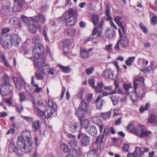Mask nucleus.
<instances>
[{
  "label": "nucleus",
  "mask_w": 157,
  "mask_h": 157,
  "mask_svg": "<svg viewBox=\"0 0 157 157\" xmlns=\"http://www.w3.org/2000/svg\"><path fill=\"white\" fill-rule=\"evenodd\" d=\"M79 107H80L82 111L85 112H89L90 110V108L88 104L86 102L85 100H82L79 105Z\"/></svg>",
  "instance_id": "nucleus-20"
},
{
  "label": "nucleus",
  "mask_w": 157,
  "mask_h": 157,
  "mask_svg": "<svg viewBox=\"0 0 157 157\" xmlns=\"http://www.w3.org/2000/svg\"><path fill=\"white\" fill-rule=\"evenodd\" d=\"M3 83L0 86V93L3 96L9 95L13 92V86L10 83L8 77L7 75L3 76Z\"/></svg>",
  "instance_id": "nucleus-4"
},
{
  "label": "nucleus",
  "mask_w": 157,
  "mask_h": 157,
  "mask_svg": "<svg viewBox=\"0 0 157 157\" xmlns=\"http://www.w3.org/2000/svg\"><path fill=\"white\" fill-rule=\"evenodd\" d=\"M10 36H7L6 37L1 39L0 43L4 48L7 49L11 46L10 45Z\"/></svg>",
  "instance_id": "nucleus-11"
},
{
  "label": "nucleus",
  "mask_w": 157,
  "mask_h": 157,
  "mask_svg": "<svg viewBox=\"0 0 157 157\" xmlns=\"http://www.w3.org/2000/svg\"><path fill=\"white\" fill-rule=\"evenodd\" d=\"M96 107L99 110H101L102 108L103 104L104 103V101L102 100L101 102H96Z\"/></svg>",
  "instance_id": "nucleus-49"
},
{
  "label": "nucleus",
  "mask_w": 157,
  "mask_h": 157,
  "mask_svg": "<svg viewBox=\"0 0 157 157\" xmlns=\"http://www.w3.org/2000/svg\"><path fill=\"white\" fill-rule=\"evenodd\" d=\"M61 148L65 152H67L70 150L68 147L65 144H62L61 145Z\"/></svg>",
  "instance_id": "nucleus-45"
},
{
  "label": "nucleus",
  "mask_w": 157,
  "mask_h": 157,
  "mask_svg": "<svg viewBox=\"0 0 157 157\" xmlns=\"http://www.w3.org/2000/svg\"><path fill=\"white\" fill-rule=\"evenodd\" d=\"M136 59L135 56L129 57L125 61V64L127 66H131L133 62L135 61Z\"/></svg>",
  "instance_id": "nucleus-38"
},
{
  "label": "nucleus",
  "mask_w": 157,
  "mask_h": 157,
  "mask_svg": "<svg viewBox=\"0 0 157 157\" xmlns=\"http://www.w3.org/2000/svg\"><path fill=\"white\" fill-rule=\"evenodd\" d=\"M44 51V48L42 44H35L33 48L32 55L31 58L34 61L35 65L40 67L42 66L44 64V61L41 58H39L40 56L42 54Z\"/></svg>",
  "instance_id": "nucleus-1"
},
{
  "label": "nucleus",
  "mask_w": 157,
  "mask_h": 157,
  "mask_svg": "<svg viewBox=\"0 0 157 157\" xmlns=\"http://www.w3.org/2000/svg\"><path fill=\"white\" fill-rule=\"evenodd\" d=\"M29 29L31 33H34L37 31V27L34 24H31L29 25Z\"/></svg>",
  "instance_id": "nucleus-37"
},
{
  "label": "nucleus",
  "mask_w": 157,
  "mask_h": 157,
  "mask_svg": "<svg viewBox=\"0 0 157 157\" xmlns=\"http://www.w3.org/2000/svg\"><path fill=\"white\" fill-rule=\"evenodd\" d=\"M109 129L108 128H105L102 136L98 135L94 143V145L97 146V148L100 150L103 149L104 147V143L103 140L105 137H106V135L109 132Z\"/></svg>",
  "instance_id": "nucleus-6"
},
{
  "label": "nucleus",
  "mask_w": 157,
  "mask_h": 157,
  "mask_svg": "<svg viewBox=\"0 0 157 157\" xmlns=\"http://www.w3.org/2000/svg\"><path fill=\"white\" fill-rule=\"evenodd\" d=\"M22 20L23 22L26 24L29 23V18L28 17L24 16H22Z\"/></svg>",
  "instance_id": "nucleus-60"
},
{
  "label": "nucleus",
  "mask_w": 157,
  "mask_h": 157,
  "mask_svg": "<svg viewBox=\"0 0 157 157\" xmlns=\"http://www.w3.org/2000/svg\"><path fill=\"white\" fill-rule=\"evenodd\" d=\"M103 84L102 83H98L97 86L94 88L97 92H101L103 90Z\"/></svg>",
  "instance_id": "nucleus-41"
},
{
  "label": "nucleus",
  "mask_w": 157,
  "mask_h": 157,
  "mask_svg": "<svg viewBox=\"0 0 157 157\" xmlns=\"http://www.w3.org/2000/svg\"><path fill=\"white\" fill-rule=\"evenodd\" d=\"M100 116L103 119L108 120L111 117V113L108 112L105 113H101L100 114Z\"/></svg>",
  "instance_id": "nucleus-36"
},
{
  "label": "nucleus",
  "mask_w": 157,
  "mask_h": 157,
  "mask_svg": "<svg viewBox=\"0 0 157 157\" xmlns=\"http://www.w3.org/2000/svg\"><path fill=\"white\" fill-rule=\"evenodd\" d=\"M46 69H37L35 73L36 78L38 80H42L44 78L43 76L44 75H47L45 73Z\"/></svg>",
  "instance_id": "nucleus-12"
},
{
  "label": "nucleus",
  "mask_w": 157,
  "mask_h": 157,
  "mask_svg": "<svg viewBox=\"0 0 157 157\" xmlns=\"http://www.w3.org/2000/svg\"><path fill=\"white\" fill-rule=\"evenodd\" d=\"M9 23L12 26L18 25L19 27H21L22 26L19 18L16 17L10 18L9 20Z\"/></svg>",
  "instance_id": "nucleus-17"
},
{
  "label": "nucleus",
  "mask_w": 157,
  "mask_h": 157,
  "mask_svg": "<svg viewBox=\"0 0 157 157\" xmlns=\"http://www.w3.org/2000/svg\"><path fill=\"white\" fill-rule=\"evenodd\" d=\"M92 22L94 25H97L99 22V17L96 14L92 15Z\"/></svg>",
  "instance_id": "nucleus-35"
},
{
  "label": "nucleus",
  "mask_w": 157,
  "mask_h": 157,
  "mask_svg": "<svg viewBox=\"0 0 157 157\" xmlns=\"http://www.w3.org/2000/svg\"><path fill=\"white\" fill-rule=\"evenodd\" d=\"M21 7L17 4L15 3L13 7V9L15 12H19L21 10Z\"/></svg>",
  "instance_id": "nucleus-47"
},
{
  "label": "nucleus",
  "mask_w": 157,
  "mask_h": 157,
  "mask_svg": "<svg viewBox=\"0 0 157 157\" xmlns=\"http://www.w3.org/2000/svg\"><path fill=\"white\" fill-rule=\"evenodd\" d=\"M62 43L64 50L66 51L68 50L69 47L71 44V40L69 39H65L63 40Z\"/></svg>",
  "instance_id": "nucleus-25"
},
{
  "label": "nucleus",
  "mask_w": 157,
  "mask_h": 157,
  "mask_svg": "<svg viewBox=\"0 0 157 157\" xmlns=\"http://www.w3.org/2000/svg\"><path fill=\"white\" fill-rule=\"evenodd\" d=\"M20 138L21 139V141L23 142H31V135L30 132L28 131H24L21 136H19L18 137L17 141L20 140Z\"/></svg>",
  "instance_id": "nucleus-9"
},
{
  "label": "nucleus",
  "mask_w": 157,
  "mask_h": 157,
  "mask_svg": "<svg viewBox=\"0 0 157 157\" xmlns=\"http://www.w3.org/2000/svg\"><path fill=\"white\" fill-rule=\"evenodd\" d=\"M144 155L143 151H142L141 149L139 147H136L135 149V152L133 153V155L134 157H140Z\"/></svg>",
  "instance_id": "nucleus-26"
},
{
  "label": "nucleus",
  "mask_w": 157,
  "mask_h": 157,
  "mask_svg": "<svg viewBox=\"0 0 157 157\" xmlns=\"http://www.w3.org/2000/svg\"><path fill=\"white\" fill-rule=\"evenodd\" d=\"M157 17L155 16H154L151 19V21L153 25H155L157 23Z\"/></svg>",
  "instance_id": "nucleus-55"
},
{
  "label": "nucleus",
  "mask_w": 157,
  "mask_h": 157,
  "mask_svg": "<svg viewBox=\"0 0 157 157\" xmlns=\"http://www.w3.org/2000/svg\"><path fill=\"white\" fill-rule=\"evenodd\" d=\"M0 61L5 65L7 66H9V64L7 61L3 54L2 52L0 53Z\"/></svg>",
  "instance_id": "nucleus-40"
},
{
  "label": "nucleus",
  "mask_w": 157,
  "mask_h": 157,
  "mask_svg": "<svg viewBox=\"0 0 157 157\" xmlns=\"http://www.w3.org/2000/svg\"><path fill=\"white\" fill-rule=\"evenodd\" d=\"M92 121L94 123L97 125L99 128L100 132H102L104 125L102 123L101 119L99 117L96 116L93 118Z\"/></svg>",
  "instance_id": "nucleus-13"
},
{
  "label": "nucleus",
  "mask_w": 157,
  "mask_h": 157,
  "mask_svg": "<svg viewBox=\"0 0 157 157\" xmlns=\"http://www.w3.org/2000/svg\"><path fill=\"white\" fill-rule=\"evenodd\" d=\"M89 124V122L87 119H85L81 121V125L84 128H86L88 126Z\"/></svg>",
  "instance_id": "nucleus-42"
},
{
  "label": "nucleus",
  "mask_w": 157,
  "mask_h": 157,
  "mask_svg": "<svg viewBox=\"0 0 157 157\" xmlns=\"http://www.w3.org/2000/svg\"><path fill=\"white\" fill-rule=\"evenodd\" d=\"M84 93V90H80L78 94V98L80 99H82L83 98V94Z\"/></svg>",
  "instance_id": "nucleus-57"
},
{
  "label": "nucleus",
  "mask_w": 157,
  "mask_h": 157,
  "mask_svg": "<svg viewBox=\"0 0 157 157\" xmlns=\"http://www.w3.org/2000/svg\"><path fill=\"white\" fill-rule=\"evenodd\" d=\"M24 118L25 119L26 121H28L29 122H32L34 121V119L33 118L30 117H27V116H24Z\"/></svg>",
  "instance_id": "nucleus-64"
},
{
  "label": "nucleus",
  "mask_w": 157,
  "mask_h": 157,
  "mask_svg": "<svg viewBox=\"0 0 157 157\" xmlns=\"http://www.w3.org/2000/svg\"><path fill=\"white\" fill-rule=\"evenodd\" d=\"M120 39L118 40V43L122 47L125 48L127 47L129 43V41L127 37L124 36L120 37Z\"/></svg>",
  "instance_id": "nucleus-14"
},
{
  "label": "nucleus",
  "mask_w": 157,
  "mask_h": 157,
  "mask_svg": "<svg viewBox=\"0 0 157 157\" xmlns=\"http://www.w3.org/2000/svg\"><path fill=\"white\" fill-rule=\"evenodd\" d=\"M140 98L143 97L144 95V90L142 87H139L137 90H135Z\"/></svg>",
  "instance_id": "nucleus-32"
},
{
  "label": "nucleus",
  "mask_w": 157,
  "mask_h": 157,
  "mask_svg": "<svg viewBox=\"0 0 157 157\" xmlns=\"http://www.w3.org/2000/svg\"><path fill=\"white\" fill-rule=\"evenodd\" d=\"M81 136L82 137L81 143L82 145L86 146L88 145L90 143V137L85 133L80 132L78 136V138L79 139Z\"/></svg>",
  "instance_id": "nucleus-10"
},
{
  "label": "nucleus",
  "mask_w": 157,
  "mask_h": 157,
  "mask_svg": "<svg viewBox=\"0 0 157 157\" xmlns=\"http://www.w3.org/2000/svg\"><path fill=\"white\" fill-rule=\"evenodd\" d=\"M150 105L149 103L146 102L144 106L143 105L141 106L139 109V111L141 113H144L145 110H148Z\"/></svg>",
  "instance_id": "nucleus-34"
},
{
  "label": "nucleus",
  "mask_w": 157,
  "mask_h": 157,
  "mask_svg": "<svg viewBox=\"0 0 157 157\" xmlns=\"http://www.w3.org/2000/svg\"><path fill=\"white\" fill-rule=\"evenodd\" d=\"M68 136L69 138H71V139L69 141V143L70 146L74 147H77L78 143L76 139L75 136L71 134H68Z\"/></svg>",
  "instance_id": "nucleus-15"
},
{
  "label": "nucleus",
  "mask_w": 157,
  "mask_h": 157,
  "mask_svg": "<svg viewBox=\"0 0 157 157\" xmlns=\"http://www.w3.org/2000/svg\"><path fill=\"white\" fill-rule=\"evenodd\" d=\"M123 88L125 90H128L129 88H132V85L131 84H124Z\"/></svg>",
  "instance_id": "nucleus-56"
},
{
  "label": "nucleus",
  "mask_w": 157,
  "mask_h": 157,
  "mask_svg": "<svg viewBox=\"0 0 157 157\" xmlns=\"http://www.w3.org/2000/svg\"><path fill=\"white\" fill-rule=\"evenodd\" d=\"M76 30L73 28L67 29L65 32V33L68 36H73L75 35Z\"/></svg>",
  "instance_id": "nucleus-30"
},
{
  "label": "nucleus",
  "mask_w": 157,
  "mask_h": 157,
  "mask_svg": "<svg viewBox=\"0 0 157 157\" xmlns=\"http://www.w3.org/2000/svg\"><path fill=\"white\" fill-rule=\"evenodd\" d=\"M109 98L111 100L113 105H116L118 102L117 98L116 97L112 95L109 96Z\"/></svg>",
  "instance_id": "nucleus-44"
},
{
  "label": "nucleus",
  "mask_w": 157,
  "mask_h": 157,
  "mask_svg": "<svg viewBox=\"0 0 157 157\" xmlns=\"http://www.w3.org/2000/svg\"><path fill=\"white\" fill-rule=\"evenodd\" d=\"M127 129L128 132L132 133L141 137L147 136L151 133L150 131L145 130L144 126L139 125L135 127L132 123L128 125Z\"/></svg>",
  "instance_id": "nucleus-3"
},
{
  "label": "nucleus",
  "mask_w": 157,
  "mask_h": 157,
  "mask_svg": "<svg viewBox=\"0 0 157 157\" xmlns=\"http://www.w3.org/2000/svg\"><path fill=\"white\" fill-rule=\"evenodd\" d=\"M86 131L88 133L93 136H95L97 135V129L95 126H91L89 128H87Z\"/></svg>",
  "instance_id": "nucleus-19"
},
{
  "label": "nucleus",
  "mask_w": 157,
  "mask_h": 157,
  "mask_svg": "<svg viewBox=\"0 0 157 157\" xmlns=\"http://www.w3.org/2000/svg\"><path fill=\"white\" fill-rule=\"evenodd\" d=\"M76 114L77 116L79 118H80L82 117L83 113L82 111L81 110V109L79 108L76 110Z\"/></svg>",
  "instance_id": "nucleus-53"
},
{
  "label": "nucleus",
  "mask_w": 157,
  "mask_h": 157,
  "mask_svg": "<svg viewBox=\"0 0 157 157\" xmlns=\"http://www.w3.org/2000/svg\"><path fill=\"white\" fill-rule=\"evenodd\" d=\"M80 56L81 57L83 58H87L89 57V54L87 51L84 48H80Z\"/></svg>",
  "instance_id": "nucleus-27"
},
{
  "label": "nucleus",
  "mask_w": 157,
  "mask_h": 157,
  "mask_svg": "<svg viewBox=\"0 0 157 157\" xmlns=\"http://www.w3.org/2000/svg\"><path fill=\"white\" fill-rule=\"evenodd\" d=\"M88 82L90 85L93 88H95L94 86V82L93 79H90L88 80Z\"/></svg>",
  "instance_id": "nucleus-54"
},
{
  "label": "nucleus",
  "mask_w": 157,
  "mask_h": 157,
  "mask_svg": "<svg viewBox=\"0 0 157 157\" xmlns=\"http://www.w3.org/2000/svg\"><path fill=\"white\" fill-rule=\"evenodd\" d=\"M72 150L73 151V153H72L71 152H70V154H68L66 156V157H74V155L76 154L77 151L76 149L75 148H72L71 151Z\"/></svg>",
  "instance_id": "nucleus-46"
},
{
  "label": "nucleus",
  "mask_w": 157,
  "mask_h": 157,
  "mask_svg": "<svg viewBox=\"0 0 157 157\" xmlns=\"http://www.w3.org/2000/svg\"><path fill=\"white\" fill-rule=\"evenodd\" d=\"M114 75L111 69H105L104 72V75L107 78H112Z\"/></svg>",
  "instance_id": "nucleus-24"
},
{
  "label": "nucleus",
  "mask_w": 157,
  "mask_h": 157,
  "mask_svg": "<svg viewBox=\"0 0 157 157\" xmlns=\"http://www.w3.org/2000/svg\"><path fill=\"white\" fill-rule=\"evenodd\" d=\"M37 112L38 115L40 116H44L45 112L41 111L38 108L37 109Z\"/></svg>",
  "instance_id": "nucleus-62"
},
{
  "label": "nucleus",
  "mask_w": 157,
  "mask_h": 157,
  "mask_svg": "<svg viewBox=\"0 0 157 157\" xmlns=\"http://www.w3.org/2000/svg\"><path fill=\"white\" fill-rule=\"evenodd\" d=\"M52 101H50L49 100L48 101L45 100H40L38 101V104L40 106H48L50 107V103L51 104V102Z\"/></svg>",
  "instance_id": "nucleus-29"
},
{
  "label": "nucleus",
  "mask_w": 157,
  "mask_h": 157,
  "mask_svg": "<svg viewBox=\"0 0 157 157\" xmlns=\"http://www.w3.org/2000/svg\"><path fill=\"white\" fill-rule=\"evenodd\" d=\"M51 105L45 111L44 116L46 118L51 117L57 108V105L53 101H51Z\"/></svg>",
  "instance_id": "nucleus-7"
},
{
  "label": "nucleus",
  "mask_w": 157,
  "mask_h": 157,
  "mask_svg": "<svg viewBox=\"0 0 157 157\" xmlns=\"http://www.w3.org/2000/svg\"><path fill=\"white\" fill-rule=\"evenodd\" d=\"M39 22L44 24L46 21V19L42 14H40L38 15Z\"/></svg>",
  "instance_id": "nucleus-48"
},
{
  "label": "nucleus",
  "mask_w": 157,
  "mask_h": 157,
  "mask_svg": "<svg viewBox=\"0 0 157 157\" xmlns=\"http://www.w3.org/2000/svg\"><path fill=\"white\" fill-rule=\"evenodd\" d=\"M31 84L35 87H37L39 86V85L37 84L36 82H34V77L32 76L31 77Z\"/></svg>",
  "instance_id": "nucleus-59"
},
{
  "label": "nucleus",
  "mask_w": 157,
  "mask_h": 157,
  "mask_svg": "<svg viewBox=\"0 0 157 157\" xmlns=\"http://www.w3.org/2000/svg\"><path fill=\"white\" fill-rule=\"evenodd\" d=\"M20 140L17 141L16 146L19 150L24 153H28L30 152L32 148V142H23L20 138Z\"/></svg>",
  "instance_id": "nucleus-5"
},
{
  "label": "nucleus",
  "mask_w": 157,
  "mask_h": 157,
  "mask_svg": "<svg viewBox=\"0 0 157 157\" xmlns=\"http://www.w3.org/2000/svg\"><path fill=\"white\" fill-rule=\"evenodd\" d=\"M42 40L41 36L38 34L35 35L33 38V42L35 44H41Z\"/></svg>",
  "instance_id": "nucleus-21"
},
{
  "label": "nucleus",
  "mask_w": 157,
  "mask_h": 157,
  "mask_svg": "<svg viewBox=\"0 0 157 157\" xmlns=\"http://www.w3.org/2000/svg\"><path fill=\"white\" fill-rule=\"evenodd\" d=\"M141 71L146 76L150 73V69H141Z\"/></svg>",
  "instance_id": "nucleus-63"
},
{
  "label": "nucleus",
  "mask_w": 157,
  "mask_h": 157,
  "mask_svg": "<svg viewBox=\"0 0 157 157\" xmlns=\"http://www.w3.org/2000/svg\"><path fill=\"white\" fill-rule=\"evenodd\" d=\"M17 147H15L13 149V151L15 152L16 156L18 157H21V154L20 152H18V150L19 149L18 148L17 146Z\"/></svg>",
  "instance_id": "nucleus-50"
},
{
  "label": "nucleus",
  "mask_w": 157,
  "mask_h": 157,
  "mask_svg": "<svg viewBox=\"0 0 157 157\" xmlns=\"http://www.w3.org/2000/svg\"><path fill=\"white\" fill-rule=\"evenodd\" d=\"M121 17L120 16H117L115 17L114 18V21L117 23V25L121 27V30L123 32L124 34H125V29L124 27L123 26V23L121 21Z\"/></svg>",
  "instance_id": "nucleus-18"
},
{
  "label": "nucleus",
  "mask_w": 157,
  "mask_h": 157,
  "mask_svg": "<svg viewBox=\"0 0 157 157\" xmlns=\"http://www.w3.org/2000/svg\"><path fill=\"white\" fill-rule=\"evenodd\" d=\"M156 121V116L155 115L152 114L150 115L148 118V122L153 124Z\"/></svg>",
  "instance_id": "nucleus-31"
},
{
  "label": "nucleus",
  "mask_w": 157,
  "mask_h": 157,
  "mask_svg": "<svg viewBox=\"0 0 157 157\" xmlns=\"http://www.w3.org/2000/svg\"><path fill=\"white\" fill-rule=\"evenodd\" d=\"M92 98L93 94H89L86 95V98L85 100H86L88 101H89L92 100Z\"/></svg>",
  "instance_id": "nucleus-61"
},
{
  "label": "nucleus",
  "mask_w": 157,
  "mask_h": 157,
  "mask_svg": "<svg viewBox=\"0 0 157 157\" xmlns=\"http://www.w3.org/2000/svg\"><path fill=\"white\" fill-rule=\"evenodd\" d=\"M20 96V101L21 102L24 101L26 99V96L25 93L23 92H21L19 94Z\"/></svg>",
  "instance_id": "nucleus-51"
},
{
  "label": "nucleus",
  "mask_w": 157,
  "mask_h": 157,
  "mask_svg": "<svg viewBox=\"0 0 157 157\" xmlns=\"http://www.w3.org/2000/svg\"><path fill=\"white\" fill-rule=\"evenodd\" d=\"M23 86L27 92L29 94H31L33 93L32 89L30 85H28L26 83L23 82L22 86Z\"/></svg>",
  "instance_id": "nucleus-33"
},
{
  "label": "nucleus",
  "mask_w": 157,
  "mask_h": 157,
  "mask_svg": "<svg viewBox=\"0 0 157 157\" xmlns=\"http://www.w3.org/2000/svg\"><path fill=\"white\" fill-rule=\"evenodd\" d=\"M78 126V123L71 122L69 125V129L71 132L75 133L77 132Z\"/></svg>",
  "instance_id": "nucleus-22"
},
{
  "label": "nucleus",
  "mask_w": 157,
  "mask_h": 157,
  "mask_svg": "<svg viewBox=\"0 0 157 157\" xmlns=\"http://www.w3.org/2000/svg\"><path fill=\"white\" fill-rule=\"evenodd\" d=\"M97 154L94 152H89L87 155V157H97Z\"/></svg>",
  "instance_id": "nucleus-58"
},
{
  "label": "nucleus",
  "mask_w": 157,
  "mask_h": 157,
  "mask_svg": "<svg viewBox=\"0 0 157 157\" xmlns=\"http://www.w3.org/2000/svg\"><path fill=\"white\" fill-rule=\"evenodd\" d=\"M9 36L10 40V45L11 46L14 45L15 46L18 47L21 43V38L18 35L16 34Z\"/></svg>",
  "instance_id": "nucleus-8"
},
{
  "label": "nucleus",
  "mask_w": 157,
  "mask_h": 157,
  "mask_svg": "<svg viewBox=\"0 0 157 157\" xmlns=\"http://www.w3.org/2000/svg\"><path fill=\"white\" fill-rule=\"evenodd\" d=\"M41 126V123L39 120H37L33 122L31 126L33 131L36 132L38 130H40Z\"/></svg>",
  "instance_id": "nucleus-16"
},
{
  "label": "nucleus",
  "mask_w": 157,
  "mask_h": 157,
  "mask_svg": "<svg viewBox=\"0 0 157 157\" xmlns=\"http://www.w3.org/2000/svg\"><path fill=\"white\" fill-rule=\"evenodd\" d=\"M11 7L9 6H6L3 9V12L5 13L6 14H7L9 13Z\"/></svg>",
  "instance_id": "nucleus-52"
},
{
  "label": "nucleus",
  "mask_w": 157,
  "mask_h": 157,
  "mask_svg": "<svg viewBox=\"0 0 157 157\" xmlns=\"http://www.w3.org/2000/svg\"><path fill=\"white\" fill-rule=\"evenodd\" d=\"M16 109L19 113L22 112L24 110V108L21 104H17L15 105Z\"/></svg>",
  "instance_id": "nucleus-43"
},
{
  "label": "nucleus",
  "mask_w": 157,
  "mask_h": 157,
  "mask_svg": "<svg viewBox=\"0 0 157 157\" xmlns=\"http://www.w3.org/2000/svg\"><path fill=\"white\" fill-rule=\"evenodd\" d=\"M115 30L111 28H108L106 30L105 35L108 38H112L115 36Z\"/></svg>",
  "instance_id": "nucleus-23"
},
{
  "label": "nucleus",
  "mask_w": 157,
  "mask_h": 157,
  "mask_svg": "<svg viewBox=\"0 0 157 157\" xmlns=\"http://www.w3.org/2000/svg\"><path fill=\"white\" fill-rule=\"evenodd\" d=\"M77 11L75 9L70 8L66 11L60 18L61 22L66 21V24L69 26H74L76 23L77 19L75 15Z\"/></svg>",
  "instance_id": "nucleus-2"
},
{
  "label": "nucleus",
  "mask_w": 157,
  "mask_h": 157,
  "mask_svg": "<svg viewBox=\"0 0 157 157\" xmlns=\"http://www.w3.org/2000/svg\"><path fill=\"white\" fill-rule=\"evenodd\" d=\"M129 95L133 103L135 102L138 98H140L135 90L133 92L130 94Z\"/></svg>",
  "instance_id": "nucleus-39"
},
{
  "label": "nucleus",
  "mask_w": 157,
  "mask_h": 157,
  "mask_svg": "<svg viewBox=\"0 0 157 157\" xmlns=\"http://www.w3.org/2000/svg\"><path fill=\"white\" fill-rule=\"evenodd\" d=\"M13 81L15 83L16 87L19 90H21L22 87V84L23 82H21L18 81L17 78L13 77L12 78Z\"/></svg>",
  "instance_id": "nucleus-28"
}]
</instances>
